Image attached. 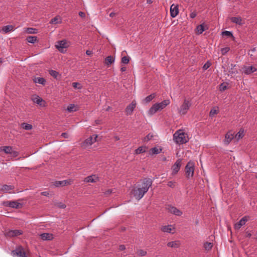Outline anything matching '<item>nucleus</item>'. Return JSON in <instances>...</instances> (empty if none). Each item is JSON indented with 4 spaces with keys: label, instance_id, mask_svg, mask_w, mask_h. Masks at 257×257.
I'll list each match as a JSON object with an SVG mask.
<instances>
[{
    "label": "nucleus",
    "instance_id": "7",
    "mask_svg": "<svg viewBox=\"0 0 257 257\" xmlns=\"http://www.w3.org/2000/svg\"><path fill=\"white\" fill-rule=\"evenodd\" d=\"M13 256L17 257H27L26 253L22 246H19L15 250H14L11 252Z\"/></svg>",
    "mask_w": 257,
    "mask_h": 257
},
{
    "label": "nucleus",
    "instance_id": "62",
    "mask_svg": "<svg viewBox=\"0 0 257 257\" xmlns=\"http://www.w3.org/2000/svg\"><path fill=\"white\" fill-rule=\"evenodd\" d=\"M251 236V234L250 232H246V237H250Z\"/></svg>",
    "mask_w": 257,
    "mask_h": 257
},
{
    "label": "nucleus",
    "instance_id": "49",
    "mask_svg": "<svg viewBox=\"0 0 257 257\" xmlns=\"http://www.w3.org/2000/svg\"><path fill=\"white\" fill-rule=\"evenodd\" d=\"M223 36H226L227 37H232V34L231 32L228 31H223L222 33Z\"/></svg>",
    "mask_w": 257,
    "mask_h": 257
},
{
    "label": "nucleus",
    "instance_id": "57",
    "mask_svg": "<svg viewBox=\"0 0 257 257\" xmlns=\"http://www.w3.org/2000/svg\"><path fill=\"white\" fill-rule=\"evenodd\" d=\"M42 195L45 196H48L49 195V192L48 191H44L42 192L41 193Z\"/></svg>",
    "mask_w": 257,
    "mask_h": 257
},
{
    "label": "nucleus",
    "instance_id": "12",
    "mask_svg": "<svg viewBox=\"0 0 257 257\" xmlns=\"http://www.w3.org/2000/svg\"><path fill=\"white\" fill-rule=\"evenodd\" d=\"M257 68L253 66H244L242 67V72L246 75L250 74L251 73L256 71Z\"/></svg>",
    "mask_w": 257,
    "mask_h": 257
},
{
    "label": "nucleus",
    "instance_id": "10",
    "mask_svg": "<svg viewBox=\"0 0 257 257\" xmlns=\"http://www.w3.org/2000/svg\"><path fill=\"white\" fill-rule=\"evenodd\" d=\"M181 162L182 160L180 159H178L173 166L172 167V174L174 175L176 174L180 170V167L181 166Z\"/></svg>",
    "mask_w": 257,
    "mask_h": 257
},
{
    "label": "nucleus",
    "instance_id": "3",
    "mask_svg": "<svg viewBox=\"0 0 257 257\" xmlns=\"http://www.w3.org/2000/svg\"><path fill=\"white\" fill-rule=\"evenodd\" d=\"M192 105L190 100L184 99L183 103L178 108V112L180 115H184L188 112L189 109Z\"/></svg>",
    "mask_w": 257,
    "mask_h": 257
},
{
    "label": "nucleus",
    "instance_id": "9",
    "mask_svg": "<svg viewBox=\"0 0 257 257\" xmlns=\"http://www.w3.org/2000/svg\"><path fill=\"white\" fill-rule=\"evenodd\" d=\"M31 99L34 103H37L41 106H45V101L41 97L37 95H32Z\"/></svg>",
    "mask_w": 257,
    "mask_h": 257
},
{
    "label": "nucleus",
    "instance_id": "41",
    "mask_svg": "<svg viewBox=\"0 0 257 257\" xmlns=\"http://www.w3.org/2000/svg\"><path fill=\"white\" fill-rule=\"evenodd\" d=\"M196 30L199 34H202L205 31L204 25L202 24L198 25L196 28Z\"/></svg>",
    "mask_w": 257,
    "mask_h": 257
},
{
    "label": "nucleus",
    "instance_id": "1",
    "mask_svg": "<svg viewBox=\"0 0 257 257\" xmlns=\"http://www.w3.org/2000/svg\"><path fill=\"white\" fill-rule=\"evenodd\" d=\"M152 180L150 178H145L143 180L141 185L134 188L132 193L134 196L137 200H139L143 197L147 193L149 188L152 185Z\"/></svg>",
    "mask_w": 257,
    "mask_h": 257
},
{
    "label": "nucleus",
    "instance_id": "47",
    "mask_svg": "<svg viewBox=\"0 0 257 257\" xmlns=\"http://www.w3.org/2000/svg\"><path fill=\"white\" fill-rule=\"evenodd\" d=\"M138 253L139 255L141 256H144L147 255V252L143 249H140L138 251Z\"/></svg>",
    "mask_w": 257,
    "mask_h": 257
},
{
    "label": "nucleus",
    "instance_id": "52",
    "mask_svg": "<svg viewBox=\"0 0 257 257\" xmlns=\"http://www.w3.org/2000/svg\"><path fill=\"white\" fill-rule=\"evenodd\" d=\"M175 182L171 181L168 182V186L171 188H174L175 186Z\"/></svg>",
    "mask_w": 257,
    "mask_h": 257
},
{
    "label": "nucleus",
    "instance_id": "61",
    "mask_svg": "<svg viewBox=\"0 0 257 257\" xmlns=\"http://www.w3.org/2000/svg\"><path fill=\"white\" fill-rule=\"evenodd\" d=\"M112 191L111 190H108L105 192V194H109L111 193Z\"/></svg>",
    "mask_w": 257,
    "mask_h": 257
},
{
    "label": "nucleus",
    "instance_id": "24",
    "mask_svg": "<svg viewBox=\"0 0 257 257\" xmlns=\"http://www.w3.org/2000/svg\"><path fill=\"white\" fill-rule=\"evenodd\" d=\"M170 103V101L169 99L164 100L160 103H157V105H158V107H159L160 110H162L166 106L169 105Z\"/></svg>",
    "mask_w": 257,
    "mask_h": 257
},
{
    "label": "nucleus",
    "instance_id": "33",
    "mask_svg": "<svg viewBox=\"0 0 257 257\" xmlns=\"http://www.w3.org/2000/svg\"><path fill=\"white\" fill-rule=\"evenodd\" d=\"M167 246L170 247H178L179 246L178 241H170L167 243Z\"/></svg>",
    "mask_w": 257,
    "mask_h": 257
},
{
    "label": "nucleus",
    "instance_id": "63",
    "mask_svg": "<svg viewBox=\"0 0 257 257\" xmlns=\"http://www.w3.org/2000/svg\"><path fill=\"white\" fill-rule=\"evenodd\" d=\"M120 70H121V72L125 71L126 70V67H121V69H120Z\"/></svg>",
    "mask_w": 257,
    "mask_h": 257
},
{
    "label": "nucleus",
    "instance_id": "32",
    "mask_svg": "<svg viewBox=\"0 0 257 257\" xmlns=\"http://www.w3.org/2000/svg\"><path fill=\"white\" fill-rule=\"evenodd\" d=\"M77 110L76 106L74 104H70L67 108V110L70 112L76 111Z\"/></svg>",
    "mask_w": 257,
    "mask_h": 257
},
{
    "label": "nucleus",
    "instance_id": "45",
    "mask_svg": "<svg viewBox=\"0 0 257 257\" xmlns=\"http://www.w3.org/2000/svg\"><path fill=\"white\" fill-rule=\"evenodd\" d=\"M130 61V59L128 57L126 56H124L121 58V63L126 64H128Z\"/></svg>",
    "mask_w": 257,
    "mask_h": 257
},
{
    "label": "nucleus",
    "instance_id": "46",
    "mask_svg": "<svg viewBox=\"0 0 257 257\" xmlns=\"http://www.w3.org/2000/svg\"><path fill=\"white\" fill-rule=\"evenodd\" d=\"M218 113V110L216 109L215 108H213L211 109L209 115L211 117L213 116L215 114H216Z\"/></svg>",
    "mask_w": 257,
    "mask_h": 257
},
{
    "label": "nucleus",
    "instance_id": "20",
    "mask_svg": "<svg viewBox=\"0 0 257 257\" xmlns=\"http://www.w3.org/2000/svg\"><path fill=\"white\" fill-rule=\"evenodd\" d=\"M71 181L69 180H63V181H57L54 183V185L56 187L65 186L67 185L71 184Z\"/></svg>",
    "mask_w": 257,
    "mask_h": 257
},
{
    "label": "nucleus",
    "instance_id": "26",
    "mask_svg": "<svg viewBox=\"0 0 257 257\" xmlns=\"http://www.w3.org/2000/svg\"><path fill=\"white\" fill-rule=\"evenodd\" d=\"M36 83H39L44 85L46 84V80L43 77H35L33 79Z\"/></svg>",
    "mask_w": 257,
    "mask_h": 257
},
{
    "label": "nucleus",
    "instance_id": "13",
    "mask_svg": "<svg viewBox=\"0 0 257 257\" xmlns=\"http://www.w3.org/2000/svg\"><path fill=\"white\" fill-rule=\"evenodd\" d=\"M248 220V217L246 216L243 217L238 222L234 224V227L235 229L238 230L241 226L244 225Z\"/></svg>",
    "mask_w": 257,
    "mask_h": 257
},
{
    "label": "nucleus",
    "instance_id": "37",
    "mask_svg": "<svg viewBox=\"0 0 257 257\" xmlns=\"http://www.w3.org/2000/svg\"><path fill=\"white\" fill-rule=\"evenodd\" d=\"M25 31L28 34H37L38 33V30L33 28H26Z\"/></svg>",
    "mask_w": 257,
    "mask_h": 257
},
{
    "label": "nucleus",
    "instance_id": "4",
    "mask_svg": "<svg viewBox=\"0 0 257 257\" xmlns=\"http://www.w3.org/2000/svg\"><path fill=\"white\" fill-rule=\"evenodd\" d=\"M195 169V163L190 161L188 162L185 168V172L187 178H190L194 175Z\"/></svg>",
    "mask_w": 257,
    "mask_h": 257
},
{
    "label": "nucleus",
    "instance_id": "6",
    "mask_svg": "<svg viewBox=\"0 0 257 257\" xmlns=\"http://www.w3.org/2000/svg\"><path fill=\"white\" fill-rule=\"evenodd\" d=\"M1 150L7 154L11 155L13 158L17 157L19 155V152L14 150L11 146H4L2 147Z\"/></svg>",
    "mask_w": 257,
    "mask_h": 257
},
{
    "label": "nucleus",
    "instance_id": "60",
    "mask_svg": "<svg viewBox=\"0 0 257 257\" xmlns=\"http://www.w3.org/2000/svg\"><path fill=\"white\" fill-rule=\"evenodd\" d=\"M196 16V14L195 13H192L190 14V17L191 18H194Z\"/></svg>",
    "mask_w": 257,
    "mask_h": 257
},
{
    "label": "nucleus",
    "instance_id": "59",
    "mask_svg": "<svg viewBox=\"0 0 257 257\" xmlns=\"http://www.w3.org/2000/svg\"><path fill=\"white\" fill-rule=\"evenodd\" d=\"M86 54L87 55L90 56L92 54V51L90 50H87L86 51Z\"/></svg>",
    "mask_w": 257,
    "mask_h": 257
},
{
    "label": "nucleus",
    "instance_id": "48",
    "mask_svg": "<svg viewBox=\"0 0 257 257\" xmlns=\"http://www.w3.org/2000/svg\"><path fill=\"white\" fill-rule=\"evenodd\" d=\"M49 74L52 76L54 77V78H57V77L58 75V72H57V71H56L55 70H51L49 71Z\"/></svg>",
    "mask_w": 257,
    "mask_h": 257
},
{
    "label": "nucleus",
    "instance_id": "36",
    "mask_svg": "<svg viewBox=\"0 0 257 257\" xmlns=\"http://www.w3.org/2000/svg\"><path fill=\"white\" fill-rule=\"evenodd\" d=\"M21 126L23 128L26 130H31L33 128L32 125L25 122L22 123L21 124Z\"/></svg>",
    "mask_w": 257,
    "mask_h": 257
},
{
    "label": "nucleus",
    "instance_id": "30",
    "mask_svg": "<svg viewBox=\"0 0 257 257\" xmlns=\"http://www.w3.org/2000/svg\"><path fill=\"white\" fill-rule=\"evenodd\" d=\"M14 187L12 185H4L2 186L1 190L4 192L7 193L11 190H13Z\"/></svg>",
    "mask_w": 257,
    "mask_h": 257
},
{
    "label": "nucleus",
    "instance_id": "40",
    "mask_svg": "<svg viewBox=\"0 0 257 257\" xmlns=\"http://www.w3.org/2000/svg\"><path fill=\"white\" fill-rule=\"evenodd\" d=\"M152 154H160L162 151V149H158L156 147L153 148L150 150Z\"/></svg>",
    "mask_w": 257,
    "mask_h": 257
},
{
    "label": "nucleus",
    "instance_id": "11",
    "mask_svg": "<svg viewBox=\"0 0 257 257\" xmlns=\"http://www.w3.org/2000/svg\"><path fill=\"white\" fill-rule=\"evenodd\" d=\"M137 103L135 100H133L130 104L127 105L125 109V112L127 115H131L135 107H136Z\"/></svg>",
    "mask_w": 257,
    "mask_h": 257
},
{
    "label": "nucleus",
    "instance_id": "16",
    "mask_svg": "<svg viewBox=\"0 0 257 257\" xmlns=\"http://www.w3.org/2000/svg\"><path fill=\"white\" fill-rule=\"evenodd\" d=\"M23 233L21 230H10L6 232V235L9 237H15L20 235Z\"/></svg>",
    "mask_w": 257,
    "mask_h": 257
},
{
    "label": "nucleus",
    "instance_id": "5",
    "mask_svg": "<svg viewBox=\"0 0 257 257\" xmlns=\"http://www.w3.org/2000/svg\"><path fill=\"white\" fill-rule=\"evenodd\" d=\"M70 45V43L66 40L58 41L55 45L56 48L61 52L64 53L66 51L64 49L68 48Z\"/></svg>",
    "mask_w": 257,
    "mask_h": 257
},
{
    "label": "nucleus",
    "instance_id": "51",
    "mask_svg": "<svg viewBox=\"0 0 257 257\" xmlns=\"http://www.w3.org/2000/svg\"><path fill=\"white\" fill-rule=\"evenodd\" d=\"M211 65V63L208 61L203 66V69L204 70H207Z\"/></svg>",
    "mask_w": 257,
    "mask_h": 257
},
{
    "label": "nucleus",
    "instance_id": "19",
    "mask_svg": "<svg viewBox=\"0 0 257 257\" xmlns=\"http://www.w3.org/2000/svg\"><path fill=\"white\" fill-rule=\"evenodd\" d=\"M179 10L177 5L173 4L170 7V15L172 18L176 17L178 14Z\"/></svg>",
    "mask_w": 257,
    "mask_h": 257
},
{
    "label": "nucleus",
    "instance_id": "8",
    "mask_svg": "<svg viewBox=\"0 0 257 257\" xmlns=\"http://www.w3.org/2000/svg\"><path fill=\"white\" fill-rule=\"evenodd\" d=\"M97 137L98 136L96 135H94L92 136H90L82 143V147L86 148L88 146H91L97 141Z\"/></svg>",
    "mask_w": 257,
    "mask_h": 257
},
{
    "label": "nucleus",
    "instance_id": "18",
    "mask_svg": "<svg viewBox=\"0 0 257 257\" xmlns=\"http://www.w3.org/2000/svg\"><path fill=\"white\" fill-rule=\"evenodd\" d=\"M99 180V178L95 175H92L85 178L84 181L86 183H95Z\"/></svg>",
    "mask_w": 257,
    "mask_h": 257
},
{
    "label": "nucleus",
    "instance_id": "28",
    "mask_svg": "<svg viewBox=\"0 0 257 257\" xmlns=\"http://www.w3.org/2000/svg\"><path fill=\"white\" fill-rule=\"evenodd\" d=\"M174 228L172 227V225H166L161 227V230L164 232L171 233V231Z\"/></svg>",
    "mask_w": 257,
    "mask_h": 257
},
{
    "label": "nucleus",
    "instance_id": "39",
    "mask_svg": "<svg viewBox=\"0 0 257 257\" xmlns=\"http://www.w3.org/2000/svg\"><path fill=\"white\" fill-rule=\"evenodd\" d=\"M37 38L36 36H29L27 38V40L29 43L34 44L37 41Z\"/></svg>",
    "mask_w": 257,
    "mask_h": 257
},
{
    "label": "nucleus",
    "instance_id": "17",
    "mask_svg": "<svg viewBox=\"0 0 257 257\" xmlns=\"http://www.w3.org/2000/svg\"><path fill=\"white\" fill-rule=\"evenodd\" d=\"M167 209L169 212L175 215L181 216L182 214V212L175 207L169 206L167 208Z\"/></svg>",
    "mask_w": 257,
    "mask_h": 257
},
{
    "label": "nucleus",
    "instance_id": "27",
    "mask_svg": "<svg viewBox=\"0 0 257 257\" xmlns=\"http://www.w3.org/2000/svg\"><path fill=\"white\" fill-rule=\"evenodd\" d=\"M235 67H236V65L233 64H230V65L229 66V70L228 71V75L236 74L238 73L237 70L234 68Z\"/></svg>",
    "mask_w": 257,
    "mask_h": 257
},
{
    "label": "nucleus",
    "instance_id": "42",
    "mask_svg": "<svg viewBox=\"0 0 257 257\" xmlns=\"http://www.w3.org/2000/svg\"><path fill=\"white\" fill-rule=\"evenodd\" d=\"M136 154H140L146 152L145 148L143 147H140L136 150Z\"/></svg>",
    "mask_w": 257,
    "mask_h": 257
},
{
    "label": "nucleus",
    "instance_id": "29",
    "mask_svg": "<svg viewBox=\"0 0 257 257\" xmlns=\"http://www.w3.org/2000/svg\"><path fill=\"white\" fill-rule=\"evenodd\" d=\"M244 136V131L243 129H240V131L234 136V138L238 141L240 139L242 138Z\"/></svg>",
    "mask_w": 257,
    "mask_h": 257
},
{
    "label": "nucleus",
    "instance_id": "31",
    "mask_svg": "<svg viewBox=\"0 0 257 257\" xmlns=\"http://www.w3.org/2000/svg\"><path fill=\"white\" fill-rule=\"evenodd\" d=\"M114 58L111 56H107L105 60V63L106 65H110L114 62Z\"/></svg>",
    "mask_w": 257,
    "mask_h": 257
},
{
    "label": "nucleus",
    "instance_id": "44",
    "mask_svg": "<svg viewBox=\"0 0 257 257\" xmlns=\"http://www.w3.org/2000/svg\"><path fill=\"white\" fill-rule=\"evenodd\" d=\"M230 50V48L228 47L223 48L221 49V54L224 55L226 54Z\"/></svg>",
    "mask_w": 257,
    "mask_h": 257
},
{
    "label": "nucleus",
    "instance_id": "64",
    "mask_svg": "<svg viewBox=\"0 0 257 257\" xmlns=\"http://www.w3.org/2000/svg\"><path fill=\"white\" fill-rule=\"evenodd\" d=\"M115 15V14L114 13V12H112L110 14H109V16L110 17H113V16H114Z\"/></svg>",
    "mask_w": 257,
    "mask_h": 257
},
{
    "label": "nucleus",
    "instance_id": "55",
    "mask_svg": "<svg viewBox=\"0 0 257 257\" xmlns=\"http://www.w3.org/2000/svg\"><path fill=\"white\" fill-rule=\"evenodd\" d=\"M118 249L119 250H121V251L125 249V246L123 244L120 245L119 246Z\"/></svg>",
    "mask_w": 257,
    "mask_h": 257
},
{
    "label": "nucleus",
    "instance_id": "38",
    "mask_svg": "<svg viewBox=\"0 0 257 257\" xmlns=\"http://www.w3.org/2000/svg\"><path fill=\"white\" fill-rule=\"evenodd\" d=\"M213 246L212 243L211 242H206L204 243L203 247L206 250H210Z\"/></svg>",
    "mask_w": 257,
    "mask_h": 257
},
{
    "label": "nucleus",
    "instance_id": "43",
    "mask_svg": "<svg viewBox=\"0 0 257 257\" xmlns=\"http://www.w3.org/2000/svg\"><path fill=\"white\" fill-rule=\"evenodd\" d=\"M72 86L74 88L78 89H81L82 87L81 84L78 82H73L72 83Z\"/></svg>",
    "mask_w": 257,
    "mask_h": 257
},
{
    "label": "nucleus",
    "instance_id": "21",
    "mask_svg": "<svg viewBox=\"0 0 257 257\" xmlns=\"http://www.w3.org/2000/svg\"><path fill=\"white\" fill-rule=\"evenodd\" d=\"M231 22L239 25H242L244 24L243 21L240 17H233L230 18Z\"/></svg>",
    "mask_w": 257,
    "mask_h": 257
},
{
    "label": "nucleus",
    "instance_id": "2",
    "mask_svg": "<svg viewBox=\"0 0 257 257\" xmlns=\"http://www.w3.org/2000/svg\"><path fill=\"white\" fill-rule=\"evenodd\" d=\"M173 140L176 144H183L188 141V138L183 130H179L174 134Z\"/></svg>",
    "mask_w": 257,
    "mask_h": 257
},
{
    "label": "nucleus",
    "instance_id": "58",
    "mask_svg": "<svg viewBox=\"0 0 257 257\" xmlns=\"http://www.w3.org/2000/svg\"><path fill=\"white\" fill-rule=\"evenodd\" d=\"M79 15L80 17H82V18H84L85 17V14L84 13L82 12H79Z\"/></svg>",
    "mask_w": 257,
    "mask_h": 257
},
{
    "label": "nucleus",
    "instance_id": "35",
    "mask_svg": "<svg viewBox=\"0 0 257 257\" xmlns=\"http://www.w3.org/2000/svg\"><path fill=\"white\" fill-rule=\"evenodd\" d=\"M156 96V94L155 93H153V94H151V95L148 96L147 97H146L145 98V99H144V101L146 103H148L149 102H150L152 100H153Z\"/></svg>",
    "mask_w": 257,
    "mask_h": 257
},
{
    "label": "nucleus",
    "instance_id": "22",
    "mask_svg": "<svg viewBox=\"0 0 257 257\" xmlns=\"http://www.w3.org/2000/svg\"><path fill=\"white\" fill-rule=\"evenodd\" d=\"M40 238L43 240H51L53 238V235L52 233H44L40 235Z\"/></svg>",
    "mask_w": 257,
    "mask_h": 257
},
{
    "label": "nucleus",
    "instance_id": "14",
    "mask_svg": "<svg viewBox=\"0 0 257 257\" xmlns=\"http://www.w3.org/2000/svg\"><path fill=\"white\" fill-rule=\"evenodd\" d=\"M6 206H9L13 208L19 209L22 207V204L17 201H6L4 203Z\"/></svg>",
    "mask_w": 257,
    "mask_h": 257
},
{
    "label": "nucleus",
    "instance_id": "54",
    "mask_svg": "<svg viewBox=\"0 0 257 257\" xmlns=\"http://www.w3.org/2000/svg\"><path fill=\"white\" fill-rule=\"evenodd\" d=\"M219 88L220 91H224L226 89V86L224 85L223 84H221L220 85Z\"/></svg>",
    "mask_w": 257,
    "mask_h": 257
},
{
    "label": "nucleus",
    "instance_id": "53",
    "mask_svg": "<svg viewBox=\"0 0 257 257\" xmlns=\"http://www.w3.org/2000/svg\"><path fill=\"white\" fill-rule=\"evenodd\" d=\"M56 205L61 208H65L66 207V205L62 202L58 203Z\"/></svg>",
    "mask_w": 257,
    "mask_h": 257
},
{
    "label": "nucleus",
    "instance_id": "15",
    "mask_svg": "<svg viewBox=\"0 0 257 257\" xmlns=\"http://www.w3.org/2000/svg\"><path fill=\"white\" fill-rule=\"evenodd\" d=\"M233 138H234V133L231 131L227 132L225 136V139L223 141L224 144L228 145Z\"/></svg>",
    "mask_w": 257,
    "mask_h": 257
},
{
    "label": "nucleus",
    "instance_id": "25",
    "mask_svg": "<svg viewBox=\"0 0 257 257\" xmlns=\"http://www.w3.org/2000/svg\"><path fill=\"white\" fill-rule=\"evenodd\" d=\"M14 26L12 25H7L3 27L2 31L4 33H7L13 31Z\"/></svg>",
    "mask_w": 257,
    "mask_h": 257
},
{
    "label": "nucleus",
    "instance_id": "56",
    "mask_svg": "<svg viewBox=\"0 0 257 257\" xmlns=\"http://www.w3.org/2000/svg\"><path fill=\"white\" fill-rule=\"evenodd\" d=\"M61 136L64 138H68L69 135L67 133H63L61 134Z\"/></svg>",
    "mask_w": 257,
    "mask_h": 257
},
{
    "label": "nucleus",
    "instance_id": "34",
    "mask_svg": "<svg viewBox=\"0 0 257 257\" xmlns=\"http://www.w3.org/2000/svg\"><path fill=\"white\" fill-rule=\"evenodd\" d=\"M61 23V18L59 16H56L53 19H51L50 23V24H59Z\"/></svg>",
    "mask_w": 257,
    "mask_h": 257
},
{
    "label": "nucleus",
    "instance_id": "50",
    "mask_svg": "<svg viewBox=\"0 0 257 257\" xmlns=\"http://www.w3.org/2000/svg\"><path fill=\"white\" fill-rule=\"evenodd\" d=\"M153 137V135L151 134H149L146 137L144 138L145 141H148L151 140Z\"/></svg>",
    "mask_w": 257,
    "mask_h": 257
},
{
    "label": "nucleus",
    "instance_id": "23",
    "mask_svg": "<svg viewBox=\"0 0 257 257\" xmlns=\"http://www.w3.org/2000/svg\"><path fill=\"white\" fill-rule=\"evenodd\" d=\"M158 110H160L159 107L157 105V103L154 104L148 110V114L150 115H152L157 112Z\"/></svg>",
    "mask_w": 257,
    "mask_h": 257
}]
</instances>
